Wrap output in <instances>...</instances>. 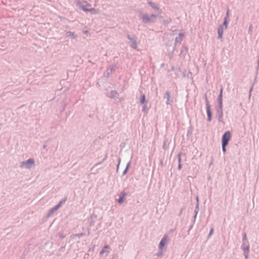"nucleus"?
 Instances as JSON below:
<instances>
[{
  "label": "nucleus",
  "instance_id": "f257e3e1",
  "mask_svg": "<svg viewBox=\"0 0 259 259\" xmlns=\"http://www.w3.org/2000/svg\"><path fill=\"white\" fill-rule=\"evenodd\" d=\"M231 138V133L229 131L226 132L222 137V149L224 153L226 151V146L228 144V142Z\"/></svg>",
  "mask_w": 259,
  "mask_h": 259
},
{
  "label": "nucleus",
  "instance_id": "f03ea898",
  "mask_svg": "<svg viewBox=\"0 0 259 259\" xmlns=\"http://www.w3.org/2000/svg\"><path fill=\"white\" fill-rule=\"evenodd\" d=\"M206 110H207V114L208 116V120L209 121L211 120V112L210 109V106L209 103L208 99L206 97Z\"/></svg>",
  "mask_w": 259,
  "mask_h": 259
},
{
  "label": "nucleus",
  "instance_id": "7ed1b4c3",
  "mask_svg": "<svg viewBox=\"0 0 259 259\" xmlns=\"http://www.w3.org/2000/svg\"><path fill=\"white\" fill-rule=\"evenodd\" d=\"M167 242V236H164L162 239L161 240L159 244V247L162 249V247L166 244Z\"/></svg>",
  "mask_w": 259,
  "mask_h": 259
},
{
  "label": "nucleus",
  "instance_id": "20e7f679",
  "mask_svg": "<svg viewBox=\"0 0 259 259\" xmlns=\"http://www.w3.org/2000/svg\"><path fill=\"white\" fill-rule=\"evenodd\" d=\"M80 8L83 10L84 11H95V9H93V8H92V9H87L85 6H83V5H81L80 6Z\"/></svg>",
  "mask_w": 259,
  "mask_h": 259
},
{
  "label": "nucleus",
  "instance_id": "39448f33",
  "mask_svg": "<svg viewBox=\"0 0 259 259\" xmlns=\"http://www.w3.org/2000/svg\"><path fill=\"white\" fill-rule=\"evenodd\" d=\"M223 33V29L222 27H220L218 29V34H219V36L220 38L222 37Z\"/></svg>",
  "mask_w": 259,
  "mask_h": 259
},
{
  "label": "nucleus",
  "instance_id": "423d86ee",
  "mask_svg": "<svg viewBox=\"0 0 259 259\" xmlns=\"http://www.w3.org/2000/svg\"><path fill=\"white\" fill-rule=\"evenodd\" d=\"M124 194H122V195L120 196V198L118 200L119 203H122L124 201Z\"/></svg>",
  "mask_w": 259,
  "mask_h": 259
},
{
  "label": "nucleus",
  "instance_id": "0eeeda50",
  "mask_svg": "<svg viewBox=\"0 0 259 259\" xmlns=\"http://www.w3.org/2000/svg\"><path fill=\"white\" fill-rule=\"evenodd\" d=\"M34 163V161L32 159H28L25 163H24V164H26L27 165H32Z\"/></svg>",
  "mask_w": 259,
  "mask_h": 259
},
{
  "label": "nucleus",
  "instance_id": "6e6552de",
  "mask_svg": "<svg viewBox=\"0 0 259 259\" xmlns=\"http://www.w3.org/2000/svg\"><path fill=\"white\" fill-rule=\"evenodd\" d=\"M142 19H143V21L145 22H147L150 21V19H149V18L146 16H144L143 17Z\"/></svg>",
  "mask_w": 259,
  "mask_h": 259
},
{
  "label": "nucleus",
  "instance_id": "1a4fd4ad",
  "mask_svg": "<svg viewBox=\"0 0 259 259\" xmlns=\"http://www.w3.org/2000/svg\"><path fill=\"white\" fill-rule=\"evenodd\" d=\"M228 15H229V11H227V17L225 19V21H224V25H225V28H227V19L228 17Z\"/></svg>",
  "mask_w": 259,
  "mask_h": 259
},
{
  "label": "nucleus",
  "instance_id": "9d476101",
  "mask_svg": "<svg viewBox=\"0 0 259 259\" xmlns=\"http://www.w3.org/2000/svg\"><path fill=\"white\" fill-rule=\"evenodd\" d=\"M179 36H180V38H179V39H178V38H177L176 39V42H177V41H181V40H182V38L184 36V34H183V33H180V34H179Z\"/></svg>",
  "mask_w": 259,
  "mask_h": 259
},
{
  "label": "nucleus",
  "instance_id": "9b49d317",
  "mask_svg": "<svg viewBox=\"0 0 259 259\" xmlns=\"http://www.w3.org/2000/svg\"><path fill=\"white\" fill-rule=\"evenodd\" d=\"M145 102V95H142L141 97V103L142 104H144Z\"/></svg>",
  "mask_w": 259,
  "mask_h": 259
},
{
  "label": "nucleus",
  "instance_id": "f8f14e48",
  "mask_svg": "<svg viewBox=\"0 0 259 259\" xmlns=\"http://www.w3.org/2000/svg\"><path fill=\"white\" fill-rule=\"evenodd\" d=\"M129 165H130V163H128L127 164L126 168L125 169V170L123 172V175H125L126 173Z\"/></svg>",
  "mask_w": 259,
  "mask_h": 259
},
{
  "label": "nucleus",
  "instance_id": "ddd939ff",
  "mask_svg": "<svg viewBox=\"0 0 259 259\" xmlns=\"http://www.w3.org/2000/svg\"><path fill=\"white\" fill-rule=\"evenodd\" d=\"M222 93H223V88L221 89L220 94L219 95V98L221 100H222Z\"/></svg>",
  "mask_w": 259,
  "mask_h": 259
},
{
  "label": "nucleus",
  "instance_id": "4468645a",
  "mask_svg": "<svg viewBox=\"0 0 259 259\" xmlns=\"http://www.w3.org/2000/svg\"><path fill=\"white\" fill-rule=\"evenodd\" d=\"M61 202L58 205H57L56 206H55L53 209L55 210H56L61 205Z\"/></svg>",
  "mask_w": 259,
  "mask_h": 259
},
{
  "label": "nucleus",
  "instance_id": "2eb2a0df",
  "mask_svg": "<svg viewBox=\"0 0 259 259\" xmlns=\"http://www.w3.org/2000/svg\"><path fill=\"white\" fill-rule=\"evenodd\" d=\"M179 162H180V163H179V164L178 168H179V169H180L181 168V163H180V162H181V157H180V156L179 157Z\"/></svg>",
  "mask_w": 259,
  "mask_h": 259
},
{
  "label": "nucleus",
  "instance_id": "dca6fc26",
  "mask_svg": "<svg viewBox=\"0 0 259 259\" xmlns=\"http://www.w3.org/2000/svg\"><path fill=\"white\" fill-rule=\"evenodd\" d=\"M213 229H211L210 230V233H209V235H211L213 233Z\"/></svg>",
  "mask_w": 259,
  "mask_h": 259
},
{
  "label": "nucleus",
  "instance_id": "f3484780",
  "mask_svg": "<svg viewBox=\"0 0 259 259\" xmlns=\"http://www.w3.org/2000/svg\"><path fill=\"white\" fill-rule=\"evenodd\" d=\"M105 251H105V249H104H104L101 251V254H102V253H104Z\"/></svg>",
  "mask_w": 259,
  "mask_h": 259
},
{
  "label": "nucleus",
  "instance_id": "a211bd4d",
  "mask_svg": "<svg viewBox=\"0 0 259 259\" xmlns=\"http://www.w3.org/2000/svg\"><path fill=\"white\" fill-rule=\"evenodd\" d=\"M104 248V249H109V247L108 246H105Z\"/></svg>",
  "mask_w": 259,
  "mask_h": 259
},
{
  "label": "nucleus",
  "instance_id": "6ab92c4d",
  "mask_svg": "<svg viewBox=\"0 0 259 259\" xmlns=\"http://www.w3.org/2000/svg\"><path fill=\"white\" fill-rule=\"evenodd\" d=\"M84 33H88V31H84Z\"/></svg>",
  "mask_w": 259,
  "mask_h": 259
},
{
  "label": "nucleus",
  "instance_id": "aec40b11",
  "mask_svg": "<svg viewBox=\"0 0 259 259\" xmlns=\"http://www.w3.org/2000/svg\"><path fill=\"white\" fill-rule=\"evenodd\" d=\"M134 48H136V45H135L134 46H133Z\"/></svg>",
  "mask_w": 259,
  "mask_h": 259
},
{
  "label": "nucleus",
  "instance_id": "412c9836",
  "mask_svg": "<svg viewBox=\"0 0 259 259\" xmlns=\"http://www.w3.org/2000/svg\"><path fill=\"white\" fill-rule=\"evenodd\" d=\"M246 250H247V251H248V247L247 248Z\"/></svg>",
  "mask_w": 259,
  "mask_h": 259
}]
</instances>
